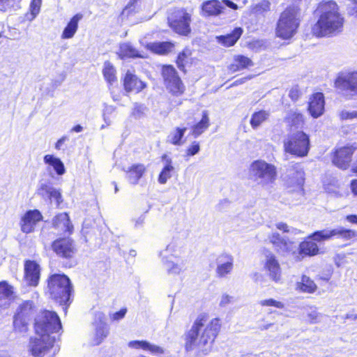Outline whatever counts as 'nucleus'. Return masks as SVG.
<instances>
[{
    "label": "nucleus",
    "instance_id": "f257e3e1",
    "mask_svg": "<svg viewBox=\"0 0 357 357\" xmlns=\"http://www.w3.org/2000/svg\"><path fill=\"white\" fill-rule=\"evenodd\" d=\"M343 240H351L357 237V232L354 230L338 227L333 229H323L317 231L307 237V240L300 243L299 247L291 241H287L280 237L278 233H273L269 236L270 242L275 249L283 255L295 254L299 250V254L307 256H314L319 253V248L316 242H322L331 239L333 237Z\"/></svg>",
    "mask_w": 357,
    "mask_h": 357
},
{
    "label": "nucleus",
    "instance_id": "f03ea898",
    "mask_svg": "<svg viewBox=\"0 0 357 357\" xmlns=\"http://www.w3.org/2000/svg\"><path fill=\"white\" fill-rule=\"evenodd\" d=\"M220 329V319L208 320L206 314H199L185 335V349L196 351L197 357H205L212 350L213 343Z\"/></svg>",
    "mask_w": 357,
    "mask_h": 357
},
{
    "label": "nucleus",
    "instance_id": "7ed1b4c3",
    "mask_svg": "<svg viewBox=\"0 0 357 357\" xmlns=\"http://www.w3.org/2000/svg\"><path fill=\"white\" fill-rule=\"evenodd\" d=\"M319 16L312 27L313 33L318 37L331 36L342 31L344 17L334 1H322L317 8Z\"/></svg>",
    "mask_w": 357,
    "mask_h": 357
},
{
    "label": "nucleus",
    "instance_id": "20e7f679",
    "mask_svg": "<svg viewBox=\"0 0 357 357\" xmlns=\"http://www.w3.org/2000/svg\"><path fill=\"white\" fill-rule=\"evenodd\" d=\"M300 13L296 6L288 7L281 14L275 29V34L278 38L288 40L292 38L300 24Z\"/></svg>",
    "mask_w": 357,
    "mask_h": 357
},
{
    "label": "nucleus",
    "instance_id": "39448f33",
    "mask_svg": "<svg viewBox=\"0 0 357 357\" xmlns=\"http://www.w3.org/2000/svg\"><path fill=\"white\" fill-rule=\"evenodd\" d=\"M249 178L259 185L267 188L277 178L276 167L264 160L253 161L248 169Z\"/></svg>",
    "mask_w": 357,
    "mask_h": 357
},
{
    "label": "nucleus",
    "instance_id": "423d86ee",
    "mask_svg": "<svg viewBox=\"0 0 357 357\" xmlns=\"http://www.w3.org/2000/svg\"><path fill=\"white\" fill-rule=\"evenodd\" d=\"M61 328V320L55 312L40 311L35 319V331L37 334L56 336L57 340Z\"/></svg>",
    "mask_w": 357,
    "mask_h": 357
},
{
    "label": "nucleus",
    "instance_id": "0eeeda50",
    "mask_svg": "<svg viewBox=\"0 0 357 357\" xmlns=\"http://www.w3.org/2000/svg\"><path fill=\"white\" fill-rule=\"evenodd\" d=\"M48 291L52 299L60 305H66L72 291L69 278L63 274L52 275L48 281Z\"/></svg>",
    "mask_w": 357,
    "mask_h": 357
},
{
    "label": "nucleus",
    "instance_id": "6e6552de",
    "mask_svg": "<svg viewBox=\"0 0 357 357\" xmlns=\"http://www.w3.org/2000/svg\"><path fill=\"white\" fill-rule=\"evenodd\" d=\"M286 152L303 157L307 155L310 149V139L303 131H299L290 135L284 142Z\"/></svg>",
    "mask_w": 357,
    "mask_h": 357
},
{
    "label": "nucleus",
    "instance_id": "1a4fd4ad",
    "mask_svg": "<svg viewBox=\"0 0 357 357\" xmlns=\"http://www.w3.org/2000/svg\"><path fill=\"white\" fill-rule=\"evenodd\" d=\"M56 336L49 337L46 335L36 333V337L31 338L29 342V351L34 356L39 357L45 355L50 349H53V353L59 351V348L54 345Z\"/></svg>",
    "mask_w": 357,
    "mask_h": 357
},
{
    "label": "nucleus",
    "instance_id": "9d476101",
    "mask_svg": "<svg viewBox=\"0 0 357 357\" xmlns=\"http://www.w3.org/2000/svg\"><path fill=\"white\" fill-rule=\"evenodd\" d=\"M191 15L184 10L175 11L169 17L171 27L178 33L186 36L190 32Z\"/></svg>",
    "mask_w": 357,
    "mask_h": 357
},
{
    "label": "nucleus",
    "instance_id": "9b49d317",
    "mask_svg": "<svg viewBox=\"0 0 357 357\" xmlns=\"http://www.w3.org/2000/svg\"><path fill=\"white\" fill-rule=\"evenodd\" d=\"M335 86L345 96L357 94V73H342L335 81Z\"/></svg>",
    "mask_w": 357,
    "mask_h": 357
},
{
    "label": "nucleus",
    "instance_id": "f8f14e48",
    "mask_svg": "<svg viewBox=\"0 0 357 357\" xmlns=\"http://www.w3.org/2000/svg\"><path fill=\"white\" fill-rule=\"evenodd\" d=\"M162 76L167 89L172 93L178 96L183 93L184 86L173 67L170 66L163 67Z\"/></svg>",
    "mask_w": 357,
    "mask_h": 357
},
{
    "label": "nucleus",
    "instance_id": "ddd939ff",
    "mask_svg": "<svg viewBox=\"0 0 357 357\" xmlns=\"http://www.w3.org/2000/svg\"><path fill=\"white\" fill-rule=\"evenodd\" d=\"M356 149V146L349 145L337 149L333 158V164L337 167L346 169L351 161V156Z\"/></svg>",
    "mask_w": 357,
    "mask_h": 357
},
{
    "label": "nucleus",
    "instance_id": "4468645a",
    "mask_svg": "<svg viewBox=\"0 0 357 357\" xmlns=\"http://www.w3.org/2000/svg\"><path fill=\"white\" fill-rule=\"evenodd\" d=\"M264 268L269 278L275 282H278L281 278V268L276 257L271 252L265 253Z\"/></svg>",
    "mask_w": 357,
    "mask_h": 357
},
{
    "label": "nucleus",
    "instance_id": "2eb2a0df",
    "mask_svg": "<svg viewBox=\"0 0 357 357\" xmlns=\"http://www.w3.org/2000/svg\"><path fill=\"white\" fill-rule=\"evenodd\" d=\"M159 257L161 259V263L168 275H178L185 270V263L183 259H175L170 256H167V255Z\"/></svg>",
    "mask_w": 357,
    "mask_h": 357
},
{
    "label": "nucleus",
    "instance_id": "dca6fc26",
    "mask_svg": "<svg viewBox=\"0 0 357 357\" xmlns=\"http://www.w3.org/2000/svg\"><path fill=\"white\" fill-rule=\"evenodd\" d=\"M37 193L43 199L50 202H52V200H55L57 206L63 201L60 190L55 188L48 182L40 183Z\"/></svg>",
    "mask_w": 357,
    "mask_h": 357
},
{
    "label": "nucleus",
    "instance_id": "f3484780",
    "mask_svg": "<svg viewBox=\"0 0 357 357\" xmlns=\"http://www.w3.org/2000/svg\"><path fill=\"white\" fill-rule=\"evenodd\" d=\"M52 248L58 256L63 258H71L75 251L72 240L67 238L54 241L52 244Z\"/></svg>",
    "mask_w": 357,
    "mask_h": 357
},
{
    "label": "nucleus",
    "instance_id": "a211bd4d",
    "mask_svg": "<svg viewBox=\"0 0 357 357\" xmlns=\"http://www.w3.org/2000/svg\"><path fill=\"white\" fill-rule=\"evenodd\" d=\"M324 96L322 93L313 94L309 101L308 111L313 118H318L324 114Z\"/></svg>",
    "mask_w": 357,
    "mask_h": 357
},
{
    "label": "nucleus",
    "instance_id": "6ab92c4d",
    "mask_svg": "<svg viewBox=\"0 0 357 357\" xmlns=\"http://www.w3.org/2000/svg\"><path fill=\"white\" fill-rule=\"evenodd\" d=\"M304 172L300 164H296L292 166V169H289L288 182L296 186L297 192L300 194H303V184L304 183Z\"/></svg>",
    "mask_w": 357,
    "mask_h": 357
},
{
    "label": "nucleus",
    "instance_id": "aec40b11",
    "mask_svg": "<svg viewBox=\"0 0 357 357\" xmlns=\"http://www.w3.org/2000/svg\"><path fill=\"white\" fill-rule=\"evenodd\" d=\"M216 273L220 277H225L233 269L234 258L227 253L220 255L216 259Z\"/></svg>",
    "mask_w": 357,
    "mask_h": 357
},
{
    "label": "nucleus",
    "instance_id": "412c9836",
    "mask_svg": "<svg viewBox=\"0 0 357 357\" xmlns=\"http://www.w3.org/2000/svg\"><path fill=\"white\" fill-rule=\"evenodd\" d=\"M40 278V266L33 261H26L24 264V279L29 285L36 286Z\"/></svg>",
    "mask_w": 357,
    "mask_h": 357
},
{
    "label": "nucleus",
    "instance_id": "4be33fe9",
    "mask_svg": "<svg viewBox=\"0 0 357 357\" xmlns=\"http://www.w3.org/2000/svg\"><path fill=\"white\" fill-rule=\"evenodd\" d=\"M185 243L183 241L173 238L172 241L166 246V248L159 252V256L167 255L175 259L181 258L182 254L184 252Z\"/></svg>",
    "mask_w": 357,
    "mask_h": 357
},
{
    "label": "nucleus",
    "instance_id": "5701e85b",
    "mask_svg": "<svg viewBox=\"0 0 357 357\" xmlns=\"http://www.w3.org/2000/svg\"><path fill=\"white\" fill-rule=\"evenodd\" d=\"M41 219L42 215L39 211H29L22 219V231L26 234L31 232L36 224L40 221Z\"/></svg>",
    "mask_w": 357,
    "mask_h": 357
},
{
    "label": "nucleus",
    "instance_id": "b1692460",
    "mask_svg": "<svg viewBox=\"0 0 357 357\" xmlns=\"http://www.w3.org/2000/svg\"><path fill=\"white\" fill-rule=\"evenodd\" d=\"M124 89L127 92L139 93L146 87V84L138 77L132 74L130 71H128L123 79Z\"/></svg>",
    "mask_w": 357,
    "mask_h": 357
},
{
    "label": "nucleus",
    "instance_id": "393cba45",
    "mask_svg": "<svg viewBox=\"0 0 357 357\" xmlns=\"http://www.w3.org/2000/svg\"><path fill=\"white\" fill-rule=\"evenodd\" d=\"M43 161L47 165V170L50 174H52V171H54L59 176H62L66 173L63 162L55 155L47 154L44 156Z\"/></svg>",
    "mask_w": 357,
    "mask_h": 357
},
{
    "label": "nucleus",
    "instance_id": "a878e982",
    "mask_svg": "<svg viewBox=\"0 0 357 357\" xmlns=\"http://www.w3.org/2000/svg\"><path fill=\"white\" fill-rule=\"evenodd\" d=\"M224 7L218 0H209L202 3V15L205 17L218 16L222 13Z\"/></svg>",
    "mask_w": 357,
    "mask_h": 357
},
{
    "label": "nucleus",
    "instance_id": "bb28decb",
    "mask_svg": "<svg viewBox=\"0 0 357 357\" xmlns=\"http://www.w3.org/2000/svg\"><path fill=\"white\" fill-rule=\"evenodd\" d=\"M14 298L13 287L6 282H0V308H8Z\"/></svg>",
    "mask_w": 357,
    "mask_h": 357
},
{
    "label": "nucleus",
    "instance_id": "cd10ccee",
    "mask_svg": "<svg viewBox=\"0 0 357 357\" xmlns=\"http://www.w3.org/2000/svg\"><path fill=\"white\" fill-rule=\"evenodd\" d=\"M53 226L61 232H71L73 228L66 213L57 215L53 219Z\"/></svg>",
    "mask_w": 357,
    "mask_h": 357
},
{
    "label": "nucleus",
    "instance_id": "c85d7f7f",
    "mask_svg": "<svg viewBox=\"0 0 357 357\" xmlns=\"http://www.w3.org/2000/svg\"><path fill=\"white\" fill-rule=\"evenodd\" d=\"M162 160L164 162V167L159 174L158 182L160 184H165L167 183V180L172 177L174 167L172 165V158L167 156V155H162Z\"/></svg>",
    "mask_w": 357,
    "mask_h": 357
},
{
    "label": "nucleus",
    "instance_id": "c756f323",
    "mask_svg": "<svg viewBox=\"0 0 357 357\" xmlns=\"http://www.w3.org/2000/svg\"><path fill=\"white\" fill-rule=\"evenodd\" d=\"M146 168L143 164H134L126 170L129 182L136 185L146 172Z\"/></svg>",
    "mask_w": 357,
    "mask_h": 357
},
{
    "label": "nucleus",
    "instance_id": "7c9ffc66",
    "mask_svg": "<svg viewBox=\"0 0 357 357\" xmlns=\"http://www.w3.org/2000/svg\"><path fill=\"white\" fill-rule=\"evenodd\" d=\"M82 17L83 15L82 14L78 13L70 19L61 33L62 39H70L74 36L78 29L79 21Z\"/></svg>",
    "mask_w": 357,
    "mask_h": 357
},
{
    "label": "nucleus",
    "instance_id": "2f4dec72",
    "mask_svg": "<svg viewBox=\"0 0 357 357\" xmlns=\"http://www.w3.org/2000/svg\"><path fill=\"white\" fill-rule=\"evenodd\" d=\"M243 31L241 27H236L231 33L226 36H220L217 37L219 43L225 47L233 46L239 38L241 36Z\"/></svg>",
    "mask_w": 357,
    "mask_h": 357
},
{
    "label": "nucleus",
    "instance_id": "473e14b6",
    "mask_svg": "<svg viewBox=\"0 0 357 357\" xmlns=\"http://www.w3.org/2000/svg\"><path fill=\"white\" fill-rule=\"evenodd\" d=\"M109 328L105 322L100 321L96 324L95 333L92 339L93 345L100 344L108 335Z\"/></svg>",
    "mask_w": 357,
    "mask_h": 357
},
{
    "label": "nucleus",
    "instance_id": "72a5a7b5",
    "mask_svg": "<svg viewBox=\"0 0 357 357\" xmlns=\"http://www.w3.org/2000/svg\"><path fill=\"white\" fill-rule=\"evenodd\" d=\"M252 66H253V63L249 58L243 55H237L234 56V63L230 65L229 69L236 72Z\"/></svg>",
    "mask_w": 357,
    "mask_h": 357
},
{
    "label": "nucleus",
    "instance_id": "f704fd0d",
    "mask_svg": "<svg viewBox=\"0 0 357 357\" xmlns=\"http://www.w3.org/2000/svg\"><path fill=\"white\" fill-rule=\"evenodd\" d=\"M209 126V119L206 112H203L202 118L199 123L193 126L192 134L197 138L202 134Z\"/></svg>",
    "mask_w": 357,
    "mask_h": 357
},
{
    "label": "nucleus",
    "instance_id": "c9c22d12",
    "mask_svg": "<svg viewBox=\"0 0 357 357\" xmlns=\"http://www.w3.org/2000/svg\"><path fill=\"white\" fill-rule=\"evenodd\" d=\"M119 55L121 59L142 57L138 51L130 43H123L120 45Z\"/></svg>",
    "mask_w": 357,
    "mask_h": 357
},
{
    "label": "nucleus",
    "instance_id": "e433bc0d",
    "mask_svg": "<svg viewBox=\"0 0 357 357\" xmlns=\"http://www.w3.org/2000/svg\"><path fill=\"white\" fill-rule=\"evenodd\" d=\"M33 310V303L30 301H24L17 309L15 315L25 318L29 320V318Z\"/></svg>",
    "mask_w": 357,
    "mask_h": 357
},
{
    "label": "nucleus",
    "instance_id": "4c0bfd02",
    "mask_svg": "<svg viewBox=\"0 0 357 357\" xmlns=\"http://www.w3.org/2000/svg\"><path fill=\"white\" fill-rule=\"evenodd\" d=\"M148 48L157 54H166L170 52L174 45L169 42L153 43L147 45Z\"/></svg>",
    "mask_w": 357,
    "mask_h": 357
},
{
    "label": "nucleus",
    "instance_id": "58836bf2",
    "mask_svg": "<svg viewBox=\"0 0 357 357\" xmlns=\"http://www.w3.org/2000/svg\"><path fill=\"white\" fill-rule=\"evenodd\" d=\"M185 130V128H176L169 133L167 142L174 145H181L183 144L182 138L183 137Z\"/></svg>",
    "mask_w": 357,
    "mask_h": 357
},
{
    "label": "nucleus",
    "instance_id": "ea45409f",
    "mask_svg": "<svg viewBox=\"0 0 357 357\" xmlns=\"http://www.w3.org/2000/svg\"><path fill=\"white\" fill-rule=\"evenodd\" d=\"M297 289L303 292L313 293L316 290L317 286L309 277L303 275L301 281L297 283Z\"/></svg>",
    "mask_w": 357,
    "mask_h": 357
},
{
    "label": "nucleus",
    "instance_id": "a19ab883",
    "mask_svg": "<svg viewBox=\"0 0 357 357\" xmlns=\"http://www.w3.org/2000/svg\"><path fill=\"white\" fill-rule=\"evenodd\" d=\"M269 112L261 110L257 112H255L250 119V125L252 128H257L261 123L266 121L269 117Z\"/></svg>",
    "mask_w": 357,
    "mask_h": 357
},
{
    "label": "nucleus",
    "instance_id": "79ce46f5",
    "mask_svg": "<svg viewBox=\"0 0 357 357\" xmlns=\"http://www.w3.org/2000/svg\"><path fill=\"white\" fill-rule=\"evenodd\" d=\"M102 73L109 84L112 85L116 82V70L109 61L105 62Z\"/></svg>",
    "mask_w": 357,
    "mask_h": 357
},
{
    "label": "nucleus",
    "instance_id": "37998d69",
    "mask_svg": "<svg viewBox=\"0 0 357 357\" xmlns=\"http://www.w3.org/2000/svg\"><path fill=\"white\" fill-rule=\"evenodd\" d=\"M28 319L19 317V315L14 316L13 318V328L15 332L18 333H24L28 331Z\"/></svg>",
    "mask_w": 357,
    "mask_h": 357
},
{
    "label": "nucleus",
    "instance_id": "c03bdc74",
    "mask_svg": "<svg viewBox=\"0 0 357 357\" xmlns=\"http://www.w3.org/2000/svg\"><path fill=\"white\" fill-rule=\"evenodd\" d=\"M287 120L289 123H291V126H294L296 128L302 126L304 122L303 116L296 111L289 112L287 117Z\"/></svg>",
    "mask_w": 357,
    "mask_h": 357
},
{
    "label": "nucleus",
    "instance_id": "a18cd8bd",
    "mask_svg": "<svg viewBox=\"0 0 357 357\" xmlns=\"http://www.w3.org/2000/svg\"><path fill=\"white\" fill-rule=\"evenodd\" d=\"M42 0H32L29 6V13L26 14V18L29 21L33 20L40 11Z\"/></svg>",
    "mask_w": 357,
    "mask_h": 357
},
{
    "label": "nucleus",
    "instance_id": "49530a36",
    "mask_svg": "<svg viewBox=\"0 0 357 357\" xmlns=\"http://www.w3.org/2000/svg\"><path fill=\"white\" fill-rule=\"evenodd\" d=\"M147 111V108L145 105L142 104L135 103L132 110L131 115L136 119H139L142 118L146 112Z\"/></svg>",
    "mask_w": 357,
    "mask_h": 357
},
{
    "label": "nucleus",
    "instance_id": "de8ad7c7",
    "mask_svg": "<svg viewBox=\"0 0 357 357\" xmlns=\"http://www.w3.org/2000/svg\"><path fill=\"white\" fill-rule=\"evenodd\" d=\"M145 351H148L151 354L155 356L161 355L165 353V350L162 347L151 344L149 342H147V345L146 347Z\"/></svg>",
    "mask_w": 357,
    "mask_h": 357
},
{
    "label": "nucleus",
    "instance_id": "09e8293b",
    "mask_svg": "<svg viewBox=\"0 0 357 357\" xmlns=\"http://www.w3.org/2000/svg\"><path fill=\"white\" fill-rule=\"evenodd\" d=\"M190 52L189 50H185L183 51L181 53H180L177 58V66L180 70H183L185 59H188V57L190 56Z\"/></svg>",
    "mask_w": 357,
    "mask_h": 357
},
{
    "label": "nucleus",
    "instance_id": "8fccbe9b",
    "mask_svg": "<svg viewBox=\"0 0 357 357\" xmlns=\"http://www.w3.org/2000/svg\"><path fill=\"white\" fill-rule=\"evenodd\" d=\"M259 304L262 306H273L279 309H282L284 306L282 302L273 298L261 300Z\"/></svg>",
    "mask_w": 357,
    "mask_h": 357
},
{
    "label": "nucleus",
    "instance_id": "3c124183",
    "mask_svg": "<svg viewBox=\"0 0 357 357\" xmlns=\"http://www.w3.org/2000/svg\"><path fill=\"white\" fill-rule=\"evenodd\" d=\"M234 302V298L229 294H223L219 300V306L225 307Z\"/></svg>",
    "mask_w": 357,
    "mask_h": 357
},
{
    "label": "nucleus",
    "instance_id": "603ef678",
    "mask_svg": "<svg viewBox=\"0 0 357 357\" xmlns=\"http://www.w3.org/2000/svg\"><path fill=\"white\" fill-rule=\"evenodd\" d=\"M339 116L342 120H353L357 119V111L342 110L340 112Z\"/></svg>",
    "mask_w": 357,
    "mask_h": 357
},
{
    "label": "nucleus",
    "instance_id": "864d4df0",
    "mask_svg": "<svg viewBox=\"0 0 357 357\" xmlns=\"http://www.w3.org/2000/svg\"><path fill=\"white\" fill-rule=\"evenodd\" d=\"M115 109L116 108L112 105H105L103 109V119L107 126H109L111 123L109 115L112 114L115 111Z\"/></svg>",
    "mask_w": 357,
    "mask_h": 357
},
{
    "label": "nucleus",
    "instance_id": "5fc2aeb1",
    "mask_svg": "<svg viewBox=\"0 0 357 357\" xmlns=\"http://www.w3.org/2000/svg\"><path fill=\"white\" fill-rule=\"evenodd\" d=\"M128 347L130 348L139 349H142L145 351L147 345V341L145 340H132L128 342Z\"/></svg>",
    "mask_w": 357,
    "mask_h": 357
},
{
    "label": "nucleus",
    "instance_id": "6e6d98bb",
    "mask_svg": "<svg viewBox=\"0 0 357 357\" xmlns=\"http://www.w3.org/2000/svg\"><path fill=\"white\" fill-rule=\"evenodd\" d=\"M307 318L310 322H317L319 319L320 314L314 308H310L307 312Z\"/></svg>",
    "mask_w": 357,
    "mask_h": 357
},
{
    "label": "nucleus",
    "instance_id": "4d7b16f0",
    "mask_svg": "<svg viewBox=\"0 0 357 357\" xmlns=\"http://www.w3.org/2000/svg\"><path fill=\"white\" fill-rule=\"evenodd\" d=\"M199 144L197 142H194L188 149L187 153L189 155H195L199 151Z\"/></svg>",
    "mask_w": 357,
    "mask_h": 357
},
{
    "label": "nucleus",
    "instance_id": "13d9d810",
    "mask_svg": "<svg viewBox=\"0 0 357 357\" xmlns=\"http://www.w3.org/2000/svg\"><path fill=\"white\" fill-rule=\"evenodd\" d=\"M300 96L301 92L297 86L293 87L289 93V98L294 101H296L299 98Z\"/></svg>",
    "mask_w": 357,
    "mask_h": 357
},
{
    "label": "nucleus",
    "instance_id": "bf43d9fd",
    "mask_svg": "<svg viewBox=\"0 0 357 357\" xmlns=\"http://www.w3.org/2000/svg\"><path fill=\"white\" fill-rule=\"evenodd\" d=\"M126 312L127 310L126 308L121 309L119 312L113 313L111 317L114 321H119L125 317Z\"/></svg>",
    "mask_w": 357,
    "mask_h": 357
},
{
    "label": "nucleus",
    "instance_id": "052dcab7",
    "mask_svg": "<svg viewBox=\"0 0 357 357\" xmlns=\"http://www.w3.org/2000/svg\"><path fill=\"white\" fill-rule=\"evenodd\" d=\"M270 8V3L268 1L263 0L256 6L257 11H266Z\"/></svg>",
    "mask_w": 357,
    "mask_h": 357
},
{
    "label": "nucleus",
    "instance_id": "680f3d73",
    "mask_svg": "<svg viewBox=\"0 0 357 357\" xmlns=\"http://www.w3.org/2000/svg\"><path fill=\"white\" fill-rule=\"evenodd\" d=\"M275 225H276L277 229H278L279 230L283 231L284 232H290V231L294 232V231H296V229H292L291 231V229H289V226L286 223H284V222H278Z\"/></svg>",
    "mask_w": 357,
    "mask_h": 357
},
{
    "label": "nucleus",
    "instance_id": "e2e57ef3",
    "mask_svg": "<svg viewBox=\"0 0 357 357\" xmlns=\"http://www.w3.org/2000/svg\"><path fill=\"white\" fill-rule=\"evenodd\" d=\"M68 140V137L63 136L61 137L55 144V149L56 150H61L63 149V144Z\"/></svg>",
    "mask_w": 357,
    "mask_h": 357
},
{
    "label": "nucleus",
    "instance_id": "0e129e2a",
    "mask_svg": "<svg viewBox=\"0 0 357 357\" xmlns=\"http://www.w3.org/2000/svg\"><path fill=\"white\" fill-rule=\"evenodd\" d=\"M221 3L233 10H237L238 8V5L230 0H222Z\"/></svg>",
    "mask_w": 357,
    "mask_h": 357
},
{
    "label": "nucleus",
    "instance_id": "69168bd1",
    "mask_svg": "<svg viewBox=\"0 0 357 357\" xmlns=\"http://www.w3.org/2000/svg\"><path fill=\"white\" fill-rule=\"evenodd\" d=\"M351 189L353 193L357 195V179H354L351 183Z\"/></svg>",
    "mask_w": 357,
    "mask_h": 357
},
{
    "label": "nucleus",
    "instance_id": "338daca9",
    "mask_svg": "<svg viewBox=\"0 0 357 357\" xmlns=\"http://www.w3.org/2000/svg\"><path fill=\"white\" fill-rule=\"evenodd\" d=\"M346 219L349 222L357 225V215H347Z\"/></svg>",
    "mask_w": 357,
    "mask_h": 357
},
{
    "label": "nucleus",
    "instance_id": "774afa93",
    "mask_svg": "<svg viewBox=\"0 0 357 357\" xmlns=\"http://www.w3.org/2000/svg\"><path fill=\"white\" fill-rule=\"evenodd\" d=\"M349 15L354 16V17L357 18V4L355 6H353L349 11Z\"/></svg>",
    "mask_w": 357,
    "mask_h": 357
}]
</instances>
